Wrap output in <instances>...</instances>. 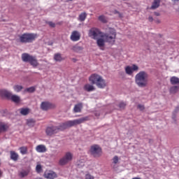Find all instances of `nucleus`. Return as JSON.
Wrapping results in <instances>:
<instances>
[{
	"label": "nucleus",
	"instance_id": "obj_1",
	"mask_svg": "<svg viewBox=\"0 0 179 179\" xmlns=\"http://www.w3.org/2000/svg\"><path fill=\"white\" fill-rule=\"evenodd\" d=\"M87 120H89V117H85L74 120L67 121L64 123H62V125H60L59 127L54 126L49 127L45 130L46 135H48V136H52V135L58 134L59 131H64V129H66V128H71L72 127H75V125L83 124V122H85V121H87Z\"/></svg>",
	"mask_w": 179,
	"mask_h": 179
},
{
	"label": "nucleus",
	"instance_id": "obj_2",
	"mask_svg": "<svg viewBox=\"0 0 179 179\" xmlns=\"http://www.w3.org/2000/svg\"><path fill=\"white\" fill-rule=\"evenodd\" d=\"M100 38H96V45L100 48V50H103L106 45V43L114 45L115 44V40L117 38V31L115 29L110 28L108 33H105Z\"/></svg>",
	"mask_w": 179,
	"mask_h": 179
},
{
	"label": "nucleus",
	"instance_id": "obj_3",
	"mask_svg": "<svg viewBox=\"0 0 179 179\" xmlns=\"http://www.w3.org/2000/svg\"><path fill=\"white\" fill-rule=\"evenodd\" d=\"M149 79V74L145 71L138 72L135 76V83L138 87H146Z\"/></svg>",
	"mask_w": 179,
	"mask_h": 179
},
{
	"label": "nucleus",
	"instance_id": "obj_4",
	"mask_svg": "<svg viewBox=\"0 0 179 179\" xmlns=\"http://www.w3.org/2000/svg\"><path fill=\"white\" fill-rule=\"evenodd\" d=\"M89 81L92 85H96L99 89H104L107 86V83L103 77L97 73L92 74L89 78Z\"/></svg>",
	"mask_w": 179,
	"mask_h": 179
},
{
	"label": "nucleus",
	"instance_id": "obj_5",
	"mask_svg": "<svg viewBox=\"0 0 179 179\" xmlns=\"http://www.w3.org/2000/svg\"><path fill=\"white\" fill-rule=\"evenodd\" d=\"M21 58L23 62H29V64H30V65H31V66L34 68L37 67V66L39 64L37 57L29 53H22Z\"/></svg>",
	"mask_w": 179,
	"mask_h": 179
},
{
	"label": "nucleus",
	"instance_id": "obj_6",
	"mask_svg": "<svg viewBox=\"0 0 179 179\" xmlns=\"http://www.w3.org/2000/svg\"><path fill=\"white\" fill-rule=\"evenodd\" d=\"M36 37L37 35L34 34H23L20 36V41L21 43H32Z\"/></svg>",
	"mask_w": 179,
	"mask_h": 179
},
{
	"label": "nucleus",
	"instance_id": "obj_7",
	"mask_svg": "<svg viewBox=\"0 0 179 179\" xmlns=\"http://www.w3.org/2000/svg\"><path fill=\"white\" fill-rule=\"evenodd\" d=\"M73 159V155L69 152H66L64 157H62L59 161V164L60 166H65L68 164L70 162H72V159Z\"/></svg>",
	"mask_w": 179,
	"mask_h": 179
},
{
	"label": "nucleus",
	"instance_id": "obj_8",
	"mask_svg": "<svg viewBox=\"0 0 179 179\" xmlns=\"http://www.w3.org/2000/svg\"><path fill=\"white\" fill-rule=\"evenodd\" d=\"M105 33L101 32L100 29L97 28H91L89 31L88 36L93 38L94 40H97V37H101V35L104 34Z\"/></svg>",
	"mask_w": 179,
	"mask_h": 179
},
{
	"label": "nucleus",
	"instance_id": "obj_9",
	"mask_svg": "<svg viewBox=\"0 0 179 179\" xmlns=\"http://www.w3.org/2000/svg\"><path fill=\"white\" fill-rule=\"evenodd\" d=\"M90 152L94 157H100L101 156V148L98 145H92Z\"/></svg>",
	"mask_w": 179,
	"mask_h": 179
},
{
	"label": "nucleus",
	"instance_id": "obj_10",
	"mask_svg": "<svg viewBox=\"0 0 179 179\" xmlns=\"http://www.w3.org/2000/svg\"><path fill=\"white\" fill-rule=\"evenodd\" d=\"M137 71H139V67L136 64H133L131 66H127L125 67V72L127 75H132L134 72Z\"/></svg>",
	"mask_w": 179,
	"mask_h": 179
},
{
	"label": "nucleus",
	"instance_id": "obj_11",
	"mask_svg": "<svg viewBox=\"0 0 179 179\" xmlns=\"http://www.w3.org/2000/svg\"><path fill=\"white\" fill-rule=\"evenodd\" d=\"M41 108L44 111H47V110H50V108H55V104L51 103L48 101L42 102L41 104Z\"/></svg>",
	"mask_w": 179,
	"mask_h": 179
},
{
	"label": "nucleus",
	"instance_id": "obj_12",
	"mask_svg": "<svg viewBox=\"0 0 179 179\" xmlns=\"http://www.w3.org/2000/svg\"><path fill=\"white\" fill-rule=\"evenodd\" d=\"M71 41H79L80 40V32L78 31H73L70 36Z\"/></svg>",
	"mask_w": 179,
	"mask_h": 179
},
{
	"label": "nucleus",
	"instance_id": "obj_13",
	"mask_svg": "<svg viewBox=\"0 0 179 179\" xmlns=\"http://www.w3.org/2000/svg\"><path fill=\"white\" fill-rule=\"evenodd\" d=\"M44 177L47 179L57 178V173L52 171H46L44 173Z\"/></svg>",
	"mask_w": 179,
	"mask_h": 179
},
{
	"label": "nucleus",
	"instance_id": "obj_14",
	"mask_svg": "<svg viewBox=\"0 0 179 179\" xmlns=\"http://www.w3.org/2000/svg\"><path fill=\"white\" fill-rule=\"evenodd\" d=\"M9 129V125L3 122H0V134L6 132Z\"/></svg>",
	"mask_w": 179,
	"mask_h": 179
},
{
	"label": "nucleus",
	"instance_id": "obj_15",
	"mask_svg": "<svg viewBox=\"0 0 179 179\" xmlns=\"http://www.w3.org/2000/svg\"><path fill=\"white\" fill-rule=\"evenodd\" d=\"M83 108V103H78L74 106L73 113H82V110Z\"/></svg>",
	"mask_w": 179,
	"mask_h": 179
},
{
	"label": "nucleus",
	"instance_id": "obj_16",
	"mask_svg": "<svg viewBox=\"0 0 179 179\" xmlns=\"http://www.w3.org/2000/svg\"><path fill=\"white\" fill-rule=\"evenodd\" d=\"M36 150L38 153H45L47 152V147L44 145H38L36 147Z\"/></svg>",
	"mask_w": 179,
	"mask_h": 179
},
{
	"label": "nucleus",
	"instance_id": "obj_17",
	"mask_svg": "<svg viewBox=\"0 0 179 179\" xmlns=\"http://www.w3.org/2000/svg\"><path fill=\"white\" fill-rule=\"evenodd\" d=\"M10 157L13 162H17L19 160V154L15 151H10Z\"/></svg>",
	"mask_w": 179,
	"mask_h": 179
},
{
	"label": "nucleus",
	"instance_id": "obj_18",
	"mask_svg": "<svg viewBox=\"0 0 179 179\" xmlns=\"http://www.w3.org/2000/svg\"><path fill=\"white\" fill-rule=\"evenodd\" d=\"M0 96L1 97H7V99H10L11 93L6 90H1Z\"/></svg>",
	"mask_w": 179,
	"mask_h": 179
},
{
	"label": "nucleus",
	"instance_id": "obj_19",
	"mask_svg": "<svg viewBox=\"0 0 179 179\" xmlns=\"http://www.w3.org/2000/svg\"><path fill=\"white\" fill-rule=\"evenodd\" d=\"M20 114L21 115H29L30 114V108H22L19 109Z\"/></svg>",
	"mask_w": 179,
	"mask_h": 179
},
{
	"label": "nucleus",
	"instance_id": "obj_20",
	"mask_svg": "<svg viewBox=\"0 0 179 179\" xmlns=\"http://www.w3.org/2000/svg\"><path fill=\"white\" fill-rule=\"evenodd\" d=\"M29 170H22L18 173V176L20 178H24V177H27L29 176Z\"/></svg>",
	"mask_w": 179,
	"mask_h": 179
},
{
	"label": "nucleus",
	"instance_id": "obj_21",
	"mask_svg": "<svg viewBox=\"0 0 179 179\" xmlns=\"http://www.w3.org/2000/svg\"><path fill=\"white\" fill-rule=\"evenodd\" d=\"M54 59L56 62H61L62 61H64V59L60 53H56L54 55Z\"/></svg>",
	"mask_w": 179,
	"mask_h": 179
},
{
	"label": "nucleus",
	"instance_id": "obj_22",
	"mask_svg": "<svg viewBox=\"0 0 179 179\" xmlns=\"http://www.w3.org/2000/svg\"><path fill=\"white\" fill-rule=\"evenodd\" d=\"M160 6V0H154L150 9H157Z\"/></svg>",
	"mask_w": 179,
	"mask_h": 179
},
{
	"label": "nucleus",
	"instance_id": "obj_23",
	"mask_svg": "<svg viewBox=\"0 0 179 179\" xmlns=\"http://www.w3.org/2000/svg\"><path fill=\"white\" fill-rule=\"evenodd\" d=\"M84 90L86 92H93V90H94V86L90 85V84H86L84 86Z\"/></svg>",
	"mask_w": 179,
	"mask_h": 179
},
{
	"label": "nucleus",
	"instance_id": "obj_24",
	"mask_svg": "<svg viewBox=\"0 0 179 179\" xmlns=\"http://www.w3.org/2000/svg\"><path fill=\"white\" fill-rule=\"evenodd\" d=\"M10 99L14 103H20V97L17 95H12L11 94Z\"/></svg>",
	"mask_w": 179,
	"mask_h": 179
},
{
	"label": "nucleus",
	"instance_id": "obj_25",
	"mask_svg": "<svg viewBox=\"0 0 179 179\" xmlns=\"http://www.w3.org/2000/svg\"><path fill=\"white\" fill-rule=\"evenodd\" d=\"M170 82L172 85H179V78L176 76H173L170 79Z\"/></svg>",
	"mask_w": 179,
	"mask_h": 179
},
{
	"label": "nucleus",
	"instance_id": "obj_26",
	"mask_svg": "<svg viewBox=\"0 0 179 179\" xmlns=\"http://www.w3.org/2000/svg\"><path fill=\"white\" fill-rule=\"evenodd\" d=\"M178 86H172L169 89V93H171V94H176V93L178 92Z\"/></svg>",
	"mask_w": 179,
	"mask_h": 179
},
{
	"label": "nucleus",
	"instance_id": "obj_27",
	"mask_svg": "<svg viewBox=\"0 0 179 179\" xmlns=\"http://www.w3.org/2000/svg\"><path fill=\"white\" fill-rule=\"evenodd\" d=\"M86 17H87V14L86 13H82L78 17V20H80V22H85Z\"/></svg>",
	"mask_w": 179,
	"mask_h": 179
},
{
	"label": "nucleus",
	"instance_id": "obj_28",
	"mask_svg": "<svg viewBox=\"0 0 179 179\" xmlns=\"http://www.w3.org/2000/svg\"><path fill=\"white\" fill-rule=\"evenodd\" d=\"M27 124L28 127H33L36 125V120L34 119H29L27 120Z\"/></svg>",
	"mask_w": 179,
	"mask_h": 179
},
{
	"label": "nucleus",
	"instance_id": "obj_29",
	"mask_svg": "<svg viewBox=\"0 0 179 179\" xmlns=\"http://www.w3.org/2000/svg\"><path fill=\"white\" fill-rule=\"evenodd\" d=\"M27 146H22L20 148V152L21 155H27Z\"/></svg>",
	"mask_w": 179,
	"mask_h": 179
},
{
	"label": "nucleus",
	"instance_id": "obj_30",
	"mask_svg": "<svg viewBox=\"0 0 179 179\" xmlns=\"http://www.w3.org/2000/svg\"><path fill=\"white\" fill-rule=\"evenodd\" d=\"M72 51H74V52H79V51H82L83 48L80 46H78V45H73L71 48Z\"/></svg>",
	"mask_w": 179,
	"mask_h": 179
},
{
	"label": "nucleus",
	"instance_id": "obj_31",
	"mask_svg": "<svg viewBox=\"0 0 179 179\" xmlns=\"http://www.w3.org/2000/svg\"><path fill=\"white\" fill-rule=\"evenodd\" d=\"M13 89L15 92H17V93H19V92H21V90L23 89V86L20 85H16L13 87Z\"/></svg>",
	"mask_w": 179,
	"mask_h": 179
},
{
	"label": "nucleus",
	"instance_id": "obj_32",
	"mask_svg": "<svg viewBox=\"0 0 179 179\" xmlns=\"http://www.w3.org/2000/svg\"><path fill=\"white\" fill-rule=\"evenodd\" d=\"M98 19L100 22H102V23H107V18H106L104 15H100Z\"/></svg>",
	"mask_w": 179,
	"mask_h": 179
},
{
	"label": "nucleus",
	"instance_id": "obj_33",
	"mask_svg": "<svg viewBox=\"0 0 179 179\" xmlns=\"http://www.w3.org/2000/svg\"><path fill=\"white\" fill-rule=\"evenodd\" d=\"M35 91L36 88L34 87H31L25 90V92H28L29 93H33Z\"/></svg>",
	"mask_w": 179,
	"mask_h": 179
},
{
	"label": "nucleus",
	"instance_id": "obj_34",
	"mask_svg": "<svg viewBox=\"0 0 179 179\" xmlns=\"http://www.w3.org/2000/svg\"><path fill=\"white\" fill-rule=\"evenodd\" d=\"M120 160V159L118 158V156L115 155L113 158V162L114 163V164H117V163H118V161Z\"/></svg>",
	"mask_w": 179,
	"mask_h": 179
},
{
	"label": "nucleus",
	"instance_id": "obj_35",
	"mask_svg": "<svg viewBox=\"0 0 179 179\" xmlns=\"http://www.w3.org/2000/svg\"><path fill=\"white\" fill-rule=\"evenodd\" d=\"M36 170L37 173H41V170H42L41 165L38 164L36 167Z\"/></svg>",
	"mask_w": 179,
	"mask_h": 179
},
{
	"label": "nucleus",
	"instance_id": "obj_36",
	"mask_svg": "<svg viewBox=\"0 0 179 179\" xmlns=\"http://www.w3.org/2000/svg\"><path fill=\"white\" fill-rule=\"evenodd\" d=\"M85 179H94V177L90 175V173H87L85 175Z\"/></svg>",
	"mask_w": 179,
	"mask_h": 179
},
{
	"label": "nucleus",
	"instance_id": "obj_37",
	"mask_svg": "<svg viewBox=\"0 0 179 179\" xmlns=\"http://www.w3.org/2000/svg\"><path fill=\"white\" fill-rule=\"evenodd\" d=\"M127 106V103H124V102H121L119 104V107L120 108H125V107Z\"/></svg>",
	"mask_w": 179,
	"mask_h": 179
},
{
	"label": "nucleus",
	"instance_id": "obj_38",
	"mask_svg": "<svg viewBox=\"0 0 179 179\" xmlns=\"http://www.w3.org/2000/svg\"><path fill=\"white\" fill-rule=\"evenodd\" d=\"M138 108L140 110V111H143V110H145V106L142 104H138Z\"/></svg>",
	"mask_w": 179,
	"mask_h": 179
},
{
	"label": "nucleus",
	"instance_id": "obj_39",
	"mask_svg": "<svg viewBox=\"0 0 179 179\" xmlns=\"http://www.w3.org/2000/svg\"><path fill=\"white\" fill-rule=\"evenodd\" d=\"M48 24H49V26H50V27H55V23L52 22H49Z\"/></svg>",
	"mask_w": 179,
	"mask_h": 179
},
{
	"label": "nucleus",
	"instance_id": "obj_40",
	"mask_svg": "<svg viewBox=\"0 0 179 179\" xmlns=\"http://www.w3.org/2000/svg\"><path fill=\"white\" fill-rule=\"evenodd\" d=\"M148 20H149V22H152L153 21V17L150 16L148 17Z\"/></svg>",
	"mask_w": 179,
	"mask_h": 179
},
{
	"label": "nucleus",
	"instance_id": "obj_41",
	"mask_svg": "<svg viewBox=\"0 0 179 179\" xmlns=\"http://www.w3.org/2000/svg\"><path fill=\"white\" fill-rule=\"evenodd\" d=\"M154 14L155 15V16H160V13L157 12H155Z\"/></svg>",
	"mask_w": 179,
	"mask_h": 179
},
{
	"label": "nucleus",
	"instance_id": "obj_42",
	"mask_svg": "<svg viewBox=\"0 0 179 179\" xmlns=\"http://www.w3.org/2000/svg\"><path fill=\"white\" fill-rule=\"evenodd\" d=\"M179 110V108L178 107H176V108L175 109V113H177Z\"/></svg>",
	"mask_w": 179,
	"mask_h": 179
},
{
	"label": "nucleus",
	"instance_id": "obj_43",
	"mask_svg": "<svg viewBox=\"0 0 179 179\" xmlns=\"http://www.w3.org/2000/svg\"><path fill=\"white\" fill-rule=\"evenodd\" d=\"M155 22L156 23H160V20H156Z\"/></svg>",
	"mask_w": 179,
	"mask_h": 179
},
{
	"label": "nucleus",
	"instance_id": "obj_44",
	"mask_svg": "<svg viewBox=\"0 0 179 179\" xmlns=\"http://www.w3.org/2000/svg\"><path fill=\"white\" fill-rule=\"evenodd\" d=\"M131 179H141V178H138V177H135V178H133Z\"/></svg>",
	"mask_w": 179,
	"mask_h": 179
},
{
	"label": "nucleus",
	"instance_id": "obj_45",
	"mask_svg": "<svg viewBox=\"0 0 179 179\" xmlns=\"http://www.w3.org/2000/svg\"><path fill=\"white\" fill-rule=\"evenodd\" d=\"M174 1L175 2H178L179 0H172Z\"/></svg>",
	"mask_w": 179,
	"mask_h": 179
},
{
	"label": "nucleus",
	"instance_id": "obj_46",
	"mask_svg": "<svg viewBox=\"0 0 179 179\" xmlns=\"http://www.w3.org/2000/svg\"><path fill=\"white\" fill-rule=\"evenodd\" d=\"M2 176V171H0V177Z\"/></svg>",
	"mask_w": 179,
	"mask_h": 179
},
{
	"label": "nucleus",
	"instance_id": "obj_47",
	"mask_svg": "<svg viewBox=\"0 0 179 179\" xmlns=\"http://www.w3.org/2000/svg\"><path fill=\"white\" fill-rule=\"evenodd\" d=\"M35 179H43V178H36Z\"/></svg>",
	"mask_w": 179,
	"mask_h": 179
},
{
	"label": "nucleus",
	"instance_id": "obj_48",
	"mask_svg": "<svg viewBox=\"0 0 179 179\" xmlns=\"http://www.w3.org/2000/svg\"><path fill=\"white\" fill-rule=\"evenodd\" d=\"M73 61H74V62L76 61V59H73Z\"/></svg>",
	"mask_w": 179,
	"mask_h": 179
},
{
	"label": "nucleus",
	"instance_id": "obj_49",
	"mask_svg": "<svg viewBox=\"0 0 179 179\" xmlns=\"http://www.w3.org/2000/svg\"><path fill=\"white\" fill-rule=\"evenodd\" d=\"M2 155V152H0V155Z\"/></svg>",
	"mask_w": 179,
	"mask_h": 179
},
{
	"label": "nucleus",
	"instance_id": "obj_50",
	"mask_svg": "<svg viewBox=\"0 0 179 179\" xmlns=\"http://www.w3.org/2000/svg\"><path fill=\"white\" fill-rule=\"evenodd\" d=\"M0 166H1V159H0Z\"/></svg>",
	"mask_w": 179,
	"mask_h": 179
},
{
	"label": "nucleus",
	"instance_id": "obj_51",
	"mask_svg": "<svg viewBox=\"0 0 179 179\" xmlns=\"http://www.w3.org/2000/svg\"><path fill=\"white\" fill-rule=\"evenodd\" d=\"M68 1H73V0H68Z\"/></svg>",
	"mask_w": 179,
	"mask_h": 179
}]
</instances>
